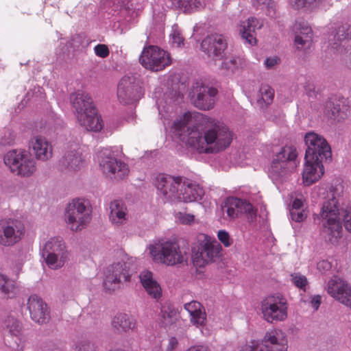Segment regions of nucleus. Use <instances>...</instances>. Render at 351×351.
Masks as SVG:
<instances>
[{
	"label": "nucleus",
	"mask_w": 351,
	"mask_h": 351,
	"mask_svg": "<svg viewBox=\"0 0 351 351\" xmlns=\"http://www.w3.org/2000/svg\"><path fill=\"white\" fill-rule=\"evenodd\" d=\"M351 26L348 24H344L339 26L336 30L334 38L335 40L342 43L350 38Z\"/></svg>",
	"instance_id": "obj_42"
},
{
	"label": "nucleus",
	"mask_w": 351,
	"mask_h": 351,
	"mask_svg": "<svg viewBox=\"0 0 351 351\" xmlns=\"http://www.w3.org/2000/svg\"><path fill=\"white\" fill-rule=\"evenodd\" d=\"M221 246L204 234L198 238V244L192 248V260L195 267H202L216 261L221 254Z\"/></svg>",
	"instance_id": "obj_6"
},
{
	"label": "nucleus",
	"mask_w": 351,
	"mask_h": 351,
	"mask_svg": "<svg viewBox=\"0 0 351 351\" xmlns=\"http://www.w3.org/2000/svg\"><path fill=\"white\" fill-rule=\"evenodd\" d=\"M143 95L139 81L134 76H124L117 88V97L123 105L134 104Z\"/></svg>",
	"instance_id": "obj_14"
},
{
	"label": "nucleus",
	"mask_w": 351,
	"mask_h": 351,
	"mask_svg": "<svg viewBox=\"0 0 351 351\" xmlns=\"http://www.w3.org/2000/svg\"><path fill=\"white\" fill-rule=\"evenodd\" d=\"M109 219L116 226H121L127 221V208L121 199H114L109 204Z\"/></svg>",
	"instance_id": "obj_26"
},
{
	"label": "nucleus",
	"mask_w": 351,
	"mask_h": 351,
	"mask_svg": "<svg viewBox=\"0 0 351 351\" xmlns=\"http://www.w3.org/2000/svg\"><path fill=\"white\" fill-rule=\"evenodd\" d=\"M132 263L123 259L113 262L104 271L103 287L106 292L112 293L122 289L131 280Z\"/></svg>",
	"instance_id": "obj_3"
},
{
	"label": "nucleus",
	"mask_w": 351,
	"mask_h": 351,
	"mask_svg": "<svg viewBox=\"0 0 351 351\" xmlns=\"http://www.w3.org/2000/svg\"><path fill=\"white\" fill-rule=\"evenodd\" d=\"M347 110L348 107L339 101L330 100L326 103L324 114L329 119L341 121L347 117Z\"/></svg>",
	"instance_id": "obj_30"
},
{
	"label": "nucleus",
	"mask_w": 351,
	"mask_h": 351,
	"mask_svg": "<svg viewBox=\"0 0 351 351\" xmlns=\"http://www.w3.org/2000/svg\"><path fill=\"white\" fill-rule=\"evenodd\" d=\"M242 65V60L239 58L224 60L221 65V69L226 73H234Z\"/></svg>",
	"instance_id": "obj_41"
},
{
	"label": "nucleus",
	"mask_w": 351,
	"mask_h": 351,
	"mask_svg": "<svg viewBox=\"0 0 351 351\" xmlns=\"http://www.w3.org/2000/svg\"><path fill=\"white\" fill-rule=\"evenodd\" d=\"M191 315V321L197 326H203L205 324L206 315L204 311H202V308L195 312L194 314L192 313Z\"/></svg>",
	"instance_id": "obj_44"
},
{
	"label": "nucleus",
	"mask_w": 351,
	"mask_h": 351,
	"mask_svg": "<svg viewBox=\"0 0 351 351\" xmlns=\"http://www.w3.org/2000/svg\"><path fill=\"white\" fill-rule=\"evenodd\" d=\"M84 164L80 149H73L67 152L61 160V165L68 171H75L81 169Z\"/></svg>",
	"instance_id": "obj_27"
},
{
	"label": "nucleus",
	"mask_w": 351,
	"mask_h": 351,
	"mask_svg": "<svg viewBox=\"0 0 351 351\" xmlns=\"http://www.w3.org/2000/svg\"><path fill=\"white\" fill-rule=\"evenodd\" d=\"M87 343H78L76 346L75 351H87Z\"/></svg>",
	"instance_id": "obj_62"
},
{
	"label": "nucleus",
	"mask_w": 351,
	"mask_h": 351,
	"mask_svg": "<svg viewBox=\"0 0 351 351\" xmlns=\"http://www.w3.org/2000/svg\"><path fill=\"white\" fill-rule=\"evenodd\" d=\"M182 178L161 177L158 179L156 187L165 201L178 202L180 199V189Z\"/></svg>",
	"instance_id": "obj_18"
},
{
	"label": "nucleus",
	"mask_w": 351,
	"mask_h": 351,
	"mask_svg": "<svg viewBox=\"0 0 351 351\" xmlns=\"http://www.w3.org/2000/svg\"><path fill=\"white\" fill-rule=\"evenodd\" d=\"M232 202L236 204L237 212L239 217L242 215H246L247 220L250 222L254 221L256 217V210L254 209L253 205L245 199H239L232 197Z\"/></svg>",
	"instance_id": "obj_32"
},
{
	"label": "nucleus",
	"mask_w": 351,
	"mask_h": 351,
	"mask_svg": "<svg viewBox=\"0 0 351 351\" xmlns=\"http://www.w3.org/2000/svg\"><path fill=\"white\" fill-rule=\"evenodd\" d=\"M0 291L3 296L13 298L18 293V287L14 280L0 274Z\"/></svg>",
	"instance_id": "obj_36"
},
{
	"label": "nucleus",
	"mask_w": 351,
	"mask_h": 351,
	"mask_svg": "<svg viewBox=\"0 0 351 351\" xmlns=\"http://www.w3.org/2000/svg\"><path fill=\"white\" fill-rule=\"evenodd\" d=\"M149 249L154 261L171 266L183 263L187 254L176 241H158L150 245Z\"/></svg>",
	"instance_id": "obj_4"
},
{
	"label": "nucleus",
	"mask_w": 351,
	"mask_h": 351,
	"mask_svg": "<svg viewBox=\"0 0 351 351\" xmlns=\"http://www.w3.org/2000/svg\"><path fill=\"white\" fill-rule=\"evenodd\" d=\"M41 254L47 265L52 269L62 267L69 257L65 243L58 237L49 239L44 245Z\"/></svg>",
	"instance_id": "obj_10"
},
{
	"label": "nucleus",
	"mask_w": 351,
	"mask_h": 351,
	"mask_svg": "<svg viewBox=\"0 0 351 351\" xmlns=\"http://www.w3.org/2000/svg\"><path fill=\"white\" fill-rule=\"evenodd\" d=\"M179 195H180V199H178V202H191L202 199L204 191L197 184L181 180Z\"/></svg>",
	"instance_id": "obj_24"
},
{
	"label": "nucleus",
	"mask_w": 351,
	"mask_h": 351,
	"mask_svg": "<svg viewBox=\"0 0 351 351\" xmlns=\"http://www.w3.org/2000/svg\"><path fill=\"white\" fill-rule=\"evenodd\" d=\"M341 60L344 66L351 70V49L349 53L347 51L343 55Z\"/></svg>",
	"instance_id": "obj_54"
},
{
	"label": "nucleus",
	"mask_w": 351,
	"mask_h": 351,
	"mask_svg": "<svg viewBox=\"0 0 351 351\" xmlns=\"http://www.w3.org/2000/svg\"><path fill=\"white\" fill-rule=\"evenodd\" d=\"M331 268V264L328 261H321L317 263V269L322 272L328 271Z\"/></svg>",
	"instance_id": "obj_55"
},
{
	"label": "nucleus",
	"mask_w": 351,
	"mask_h": 351,
	"mask_svg": "<svg viewBox=\"0 0 351 351\" xmlns=\"http://www.w3.org/2000/svg\"><path fill=\"white\" fill-rule=\"evenodd\" d=\"M160 314L161 324L167 327L174 323L177 311L171 304H165L161 307Z\"/></svg>",
	"instance_id": "obj_40"
},
{
	"label": "nucleus",
	"mask_w": 351,
	"mask_h": 351,
	"mask_svg": "<svg viewBox=\"0 0 351 351\" xmlns=\"http://www.w3.org/2000/svg\"><path fill=\"white\" fill-rule=\"evenodd\" d=\"M104 125V121L98 109L93 101H89V131L101 132Z\"/></svg>",
	"instance_id": "obj_35"
},
{
	"label": "nucleus",
	"mask_w": 351,
	"mask_h": 351,
	"mask_svg": "<svg viewBox=\"0 0 351 351\" xmlns=\"http://www.w3.org/2000/svg\"><path fill=\"white\" fill-rule=\"evenodd\" d=\"M139 62L145 69L153 71H161L171 63L169 54L154 45L143 49Z\"/></svg>",
	"instance_id": "obj_11"
},
{
	"label": "nucleus",
	"mask_w": 351,
	"mask_h": 351,
	"mask_svg": "<svg viewBox=\"0 0 351 351\" xmlns=\"http://www.w3.org/2000/svg\"><path fill=\"white\" fill-rule=\"evenodd\" d=\"M217 237L219 240L226 247H229L232 245L233 241L230 238V234L226 230H219L217 234Z\"/></svg>",
	"instance_id": "obj_50"
},
{
	"label": "nucleus",
	"mask_w": 351,
	"mask_h": 351,
	"mask_svg": "<svg viewBox=\"0 0 351 351\" xmlns=\"http://www.w3.org/2000/svg\"><path fill=\"white\" fill-rule=\"evenodd\" d=\"M2 328L6 346L15 351H24L25 339L22 337L21 323L14 317L8 316L4 319Z\"/></svg>",
	"instance_id": "obj_12"
},
{
	"label": "nucleus",
	"mask_w": 351,
	"mask_h": 351,
	"mask_svg": "<svg viewBox=\"0 0 351 351\" xmlns=\"http://www.w3.org/2000/svg\"><path fill=\"white\" fill-rule=\"evenodd\" d=\"M304 142L306 145L305 160L308 162L331 160V148L323 136L310 132L305 134Z\"/></svg>",
	"instance_id": "obj_8"
},
{
	"label": "nucleus",
	"mask_w": 351,
	"mask_h": 351,
	"mask_svg": "<svg viewBox=\"0 0 351 351\" xmlns=\"http://www.w3.org/2000/svg\"><path fill=\"white\" fill-rule=\"evenodd\" d=\"M172 39L173 43H176L178 46H180L181 44H183L184 38L181 36L180 33L178 31H174L172 34Z\"/></svg>",
	"instance_id": "obj_57"
},
{
	"label": "nucleus",
	"mask_w": 351,
	"mask_h": 351,
	"mask_svg": "<svg viewBox=\"0 0 351 351\" xmlns=\"http://www.w3.org/2000/svg\"><path fill=\"white\" fill-rule=\"evenodd\" d=\"M202 308V304L197 301L193 300L184 304V308L189 313V314L197 313V311Z\"/></svg>",
	"instance_id": "obj_51"
},
{
	"label": "nucleus",
	"mask_w": 351,
	"mask_h": 351,
	"mask_svg": "<svg viewBox=\"0 0 351 351\" xmlns=\"http://www.w3.org/2000/svg\"><path fill=\"white\" fill-rule=\"evenodd\" d=\"M234 207L236 204L232 202V197H227L221 204L222 217L225 220L232 221L240 217Z\"/></svg>",
	"instance_id": "obj_38"
},
{
	"label": "nucleus",
	"mask_w": 351,
	"mask_h": 351,
	"mask_svg": "<svg viewBox=\"0 0 351 351\" xmlns=\"http://www.w3.org/2000/svg\"><path fill=\"white\" fill-rule=\"evenodd\" d=\"M264 351H287L288 341L281 330L267 332L260 342Z\"/></svg>",
	"instance_id": "obj_21"
},
{
	"label": "nucleus",
	"mask_w": 351,
	"mask_h": 351,
	"mask_svg": "<svg viewBox=\"0 0 351 351\" xmlns=\"http://www.w3.org/2000/svg\"><path fill=\"white\" fill-rule=\"evenodd\" d=\"M29 149H32L36 159L47 161L53 155V147L46 138L36 135L33 136L29 141Z\"/></svg>",
	"instance_id": "obj_23"
},
{
	"label": "nucleus",
	"mask_w": 351,
	"mask_h": 351,
	"mask_svg": "<svg viewBox=\"0 0 351 351\" xmlns=\"http://www.w3.org/2000/svg\"><path fill=\"white\" fill-rule=\"evenodd\" d=\"M302 206H303L302 201L298 198H295L292 203V206H291V208H290V210L302 209Z\"/></svg>",
	"instance_id": "obj_60"
},
{
	"label": "nucleus",
	"mask_w": 351,
	"mask_h": 351,
	"mask_svg": "<svg viewBox=\"0 0 351 351\" xmlns=\"http://www.w3.org/2000/svg\"><path fill=\"white\" fill-rule=\"evenodd\" d=\"M291 218L295 222L303 221L306 218V213L304 209L290 210Z\"/></svg>",
	"instance_id": "obj_47"
},
{
	"label": "nucleus",
	"mask_w": 351,
	"mask_h": 351,
	"mask_svg": "<svg viewBox=\"0 0 351 351\" xmlns=\"http://www.w3.org/2000/svg\"><path fill=\"white\" fill-rule=\"evenodd\" d=\"M323 0H295V5L297 8H314L318 5Z\"/></svg>",
	"instance_id": "obj_45"
},
{
	"label": "nucleus",
	"mask_w": 351,
	"mask_h": 351,
	"mask_svg": "<svg viewBox=\"0 0 351 351\" xmlns=\"http://www.w3.org/2000/svg\"><path fill=\"white\" fill-rule=\"evenodd\" d=\"M299 26L300 29L298 36H308L312 38L313 32L311 27L305 23H300Z\"/></svg>",
	"instance_id": "obj_53"
},
{
	"label": "nucleus",
	"mask_w": 351,
	"mask_h": 351,
	"mask_svg": "<svg viewBox=\"0 0 351 351\" xmlns=\"http://www.w3.org/2000/svg\"><path fill=\"white\" fill-rule=\"evenodd\" d=\"M298 156L296 149L293 146H284L276 154L274 159L286 162L287 165H296L295 159Z\"/></svg>",
	"instance_id": "obj_37"
},
{
	"label": "nucleus",
	"mask_w": 351,
	"mask_h": 351,
	"mask_svg": "<svg viewBox=\"0 0 351 351\" xmlns=\"http://www.w3.org/2000/svg\"><path fill=\"white\" fill-rule=\"evenodd\" d=\"M341 217L343 219L346 230L351 232V206L340 212L338 201L334 193L330 192L327 195V199L323 202L320 213L314 215V220L322 219L323 232L328 241L332 244L337 243L341 237Z\"/></svg>",
	"instance_id": "obj_2"
},
{
	"label": "nucleus",
	"mask_w": 351,
	"mask_h": 351,
	"mask_svg": "<svg viewBox=\"0 0 351 351\" xmlns=\"http://www.w3.org/2000/svg\"><path fill=\"white\" fill-rule=\"evenodd\" d=\"M111 324L117 332L121 333L133 330L136 326V322L130 315L119 313L114 316Z\"/></svg>",
	"instance_id": "obj_31"
},
{
	"label": "nucleus",
	"mask_w": 351,
	"mask_h": 351,
	"mask_svg": "<svg viewBox=\"0 0 351 351\" xmlns=\"http://www.w3.org/2000/svg\"><path fill=\"white\" fill-rule=\"evenodd\" d=\"M180 223L183 224H190L194 221V215L180 212L177 216Z\"/></svg>",
	"instance_id": "obj_52"
},
{
	"label": "nucleus",
	"mask_w": 351,
	"mask_h": 351,
	"mask_svg": "<svg viewBox=\"0 0 351 351\" xmlns=\"http://www.w3.org/2000/svg\"><path fill=\"white\" fill-rule=\"evenodd\" d=\"M24 233L25 227L21 221H3L0 223V243L4 246H12L21 240Z\"/></svg>",
	"instance_id": "obj_16"
},
{
	"label": "nucleus",
	"mask_w": 351,
	"mask_h": 351,
	"mask_svg": "<svg viewBox=\"0 0 351 351\" xmlns=\"http://www.w3.org/2000/svg\"><path fill=\"white\" fill-rule=\"evenodd\" d=\"M186 351H208L206 348L202 346H194L189 348Z\"/></svg>",
	"instance_id": "obj_63"
},
{
	"label": "nucleus",
	"mask_w": 351,
	"mask_h": 351,
	"mask_svg": "<svg viewBox=\"0 0 351 351\" xmlns=\"http://www.w3.org/2000/svg\"><path fill=\"white\" fill-rule=\"evenodd\" d=\"M312 306L315 308V310H317L321 304V296L317 295H315L311 301Z\"/></svg>",
	"instance_id": "obj_59"
},
{
	"label": "nucleus",
	"mask_w": 351,
	"mask_h": 351,
	"mask_svg": "<svg viewBox=\"0 0 351 351\" xmlns=\"http://www.w3.org/2000/svg\"><path fill=\"white\" fill-rule=\"evenodd\" d=\"M263 319L268 323L276 324L287 317V302L281 294L270 295L261 303Z\"/></svg>",
	"instance_id": "obj_9"
},
{
	"label": "nucleus",
	"mask_w": 351,
	"mask_h": 351,
	"mask_svg": "<svg viewBox=\"0 0 351 351\" xmlns=\"http://www.w3.org/2000/svg\"><path fill=\"white\" fill-rule=\"evenodd\" d=\"M240 351H264L259 341H252L241 346Z\"/></svg>",
	"instance_id": "obj_48"
},
{
	"label": "nucleus",
	"mask_w": 351,
	"mask_h": 351,
	"mask_svg": "<svg viewBox=\"0 0 351 351\" xmlns=\"http://www.w3.org/2000/svg\"><path fill=\"white\" fill-rule=\"evenodd\" d=\"M291 280L293 283L301 289H304L307 285L306 278L300 274L295 273L291 274Z\"/></svg>",
	"instance_id": "obj_46"
},
{
	"label": "nucleus",
	"mask_w": 351,
	"mask_h": 351,
	"mask_svg": "<svg viewBox=\"0 0 351 351\" xmlns=\"http://www.w3.org/2000/svg\"><path fill=\"white\" fill-rule=\"evenodd\" d=\"M4 162L16 175L29 177L36 171V163L32 155L25 149H12L4 156Z\"/></svg>",
	"instance_id": "obj_7"
},
{
	"label": "nucleus",
	"mask_w": 351,
	"mask_h": 351,
	"mask_svg": "<svg viewBox=\"0 0 351 351\" xmlns=\"http://www.w3.org/2000/svg\"><path fill=\"white\" fill-rule=\"evenodd\" d=\"M94 51L97 56L102 58L108 57L110 53L108 47L104 44L97 45L94 48Z\"/></svg>",
	"instance_id": "obj_49"
},
{
	"label": "nucleus",
	"mask_w": 351,
	"mask_h": 351,
	"mask_svg": "<svg viewBox=\"0 0 351 351\" xmlns=\"http://www.w3.org/2000/svg\"><path fill=\"white\" fill-rule=\"evenodd\" d=\"M172 5L184 13L190 14L203 9L205 3L200 0H171Z\"/></svg>",
	"instance_id": "obj_34"
},
{
	"label": "nucleus",
	"mask_w": 351,
	"mask_h": 351,
	"mask_svg": "<svg viewBox=\"0 0 351 351\" xmlns=\"http://www.w3.org/2000/svg\"><path fill=\"white\" fill-rule=\"evenodd\" d=\"M139 278L143 287L148 295L156 300L161 297V287L158 282L154 280L153 274L151 271L147 270L143 271L141 272Z\"/></svg>",
	"instance_id": "obj_28"
},
{
	"label": "nucleus",
	"mask_w": 351,
	"mask_h": 351,
	"mask_svg": "<svg viewBox=\"0 0 351 351\" xmlns=\"http://www.w3.org/2000/svg\"><path fill=\"white\" fill-rule=\"evenodd\" d=\"M257 24V19L251 18L243 22L240 25L239 33L241 38L250 45L256 43V39L254 37V33Z\"/></svg>",
	"instance_id": "obj_33"
},
{
	"label": "nucleus",
	"mask_w": 351,
	"mask_h": 351,
	"mask_svg": "<svg viewBox=\"0 0 351 351\" xmlns=\"http://www.w3.org/2000/svg\"><path fill=\"white\" fill-rule=\"evenodd\" d=\"M279 58L277 57L267 58L265 61V66L267 69H272L278 64Z\"/></svg>",
	"instance_id": "obj_56"
},
{
	"label": "nucleus",
	"mask_w": 351,
	"mask_h": 351,
	"mask_svg": "<svg viewBox=\"0 0 351 351\" xmlns=\"http://www.w3.org/2000/svg\"><path fill=\"white\" fill-rule=\"evenodd\" d=\"M178 339L172 337L169 339L168 344L166 348L167 351H173L174 349H176L178 346Z\"/></svg>",
	"instance_id": "obj_58"
},
{
	"label": "nucleus",
	"mask_w": 351,
	"mask_h": 351,
	"mask_svg": "<svg viewBox=\"0 0 351 351\" xmlns=\"http://www.w3.org/2000/svg\"><path fill=\"white\" fill-rule=\"evenodd\" d=\"M218 91L215 88L209 87L202 82L193 84L192 91L189 93L192 104L202 110L212 109L215 104V97Z\"/></svg>",
	"instance_id": "obj_13"
},
{
	"label": "nucleus",
	"mask_w": 351,
	"mask_h": 351,
	"mask_svg": "<svg viewBox=\"0 0 351 351\" xmlns=\"http://www.w3.org/2000/svg\"><path fill=\"white\" fill-rule=\"evenodd\" d=\"M295 167L296 165H287L286 162L274 159L269 169V176L274 182H282Z\"/></svg>",
	"instance_id": "obj_29"
},
{
	"label": "nucleus",
	"mask_w": 351,
	"mask_h": 351,
	"mask_svg": "<svg viewBox=\"0 0 351 351\" xmlns=\"http://www.w3.org/2000/svg\"><path fill=\"white\" fill-rule=\"evenodd\" d=\"M27 308L31 319L39 324L47 322L50 318L47 304L37 295H32L27 300Z\"/></svg>",
	"instance_id": "obj_20"
},
{
	"label": "nucleus",
	"mask_w": 351,
	"mask_h": 351,
	"mask_svg": "<svg viewBox=\"0 0 351 351\" xmlns=\"http://www.w3.org/2000/svg\"><path fill=\"white\" fill-rule=\"evenodd\" d=\"M84 199H75L66 208V219L73 231L81 230L86 228V214Z\"/></svg>",
	"instance_id": "obj_15"
},
{
	"label": "nucleus",
	"mask_w": 351,
	"mask_h": 351,
	"mask_svg": "<svg viewBox=\"0 0 351 351\" xmlns=\"http://www.w3.org/2000/svg\"><path fill=\"white\" fill-rule=\"evenodd\" d=\"M327 291L336 300L351 308V287L346 281L334 276L328 283Z\"/></svg>",
	"instance_id": "obj_19"
},
{
	"label": "nucleus",
	"mask_w": 351,
	"mask_h": 351,
	"mask_svg": "<svg viewBox=\"0 0 351 351\" xmlns=\"http://www.w3.org/2000/svg\"><path fill=\"white\" fill-rule=\"evenodd\" d=\"M274 96V89L267 84H262L259 88L257 103L261 107L268 106L272 103Z\"/></svg>",
	"instance_id": "obj_39"
},
{
	"label": "nucleus",
	"mask_w": 351,
	"mask_h": 351,
	"mask_svg": "<svg viewBox=\"0 0 351 351\" xmlns=\"http://www.w3.org/2000/svg\"><path fill=\"white\" fill-rule=\"evenodd\" d=\"M207 119L202 113L185 112L175 123L183 141L199 153L213 154L226 149L232 141L229 129L223 123L212 121L204 132L202 124Z\"/></svg>",
	"instance_id": "obj_1"
},
{
	"label": "nucleus",
	"mask_w": 351,
	"mask_h": 351,
	"mask_svg": "<svg viewBox=\"0 0 351 351\" xmlns=\"http://www.w3.org/2000/svg\"><path fill=\"white\" fill-rule=\"evenodd\" d=\"M71 102L79 123L88 130V95L78 90L71 95Z\"/></svg>",
	"instance_id": "obj_22"
},
{
	"label": "nucleus",
	"mask_w": 351,
	"mask_h": 351,
	"mask_svg": "<svg viewBox=\"0 0 351 351\" xmlns=\"http://www.w3.org/2000/svg\"><path fill=\"white\" fill-rule=\"evenodd\" d=\"M97 158L100 170L111 181L118 182L128 176V165L117 159L110 150H101L97 154Z\"/></svg>",
	"instance_id": "obj_5"
},
{
	"label": "nucleus",
	"mask_w": 351,
	"mask_h": 351,
	"mask_svg": "<svg viewBox=\"0 0 351 351\" xmlns=\"http://www.w3.org/2000/svg\"><path fill=\"white\" fill-rule=\"evenodd\" d=\"M227 47L226 39L219 34L208 35L201 43L202 50L214 60H221L223 58Z\"/></svg>",
	"instance_id": "obj_17"
},
{
	"label": "nucleus",
	"mask_w": 351,
	"mask_h": 351,
	"mask_svg": "<svg viewBox=\"0 0 351 351\" xmlns=\"http://www.w3.org/2000/svg\"><path fill=\"white\" fill-rule=\"evenodd\" d=\"M133 4L130 2L127 1L126 3L123 4V5L121 8V12H127L129 15H130L132 13H130L131 10H133Z\"/></svg>",
	"instance_id": "obj_61"
},
{
	"label": "nucleus",
	"mask_w": 351,
	"mask_h": 351,
	"mask_svg": "<svg viewBox=\"0 0 351 351\" xmlns=\"http://www.w3.org/2000/svg\"><path fill=\"white\" fill-rule=\"evenodd\" d=\"M313 89H314V88H311L310 85H308V86H306V91H308V92H307V93H308V95L309 96H311V92L313 90Z\"/></svg>",
	"instance_id": "obj_64"
},
{
	"label": "nucleus",
	"mask_w": 351,
	"mask_h": 351,
	"mask_svg": "<svg viewBox=\"0 0 351 351\" xmlns=\"http://www.w3.org/2000/svg\"><path fill=\"white\" fill-rule=\"evenodd\" d=\"M322 161L308 162L305 160V166L302 173L303 183L310 186L317 182L324 174V166Z\"/></svg>",
	"instance_id": "obj_25"
},
{
	"label": "nucleus",
	"mask_w": 351,
	"mask_h": 351,
	"mask_svg": "<svg viewBox=\"0 0 351 351\" xmlns=\"http://www.w3.org/2000/svg\"><path fill=\"white\" fill-rule=\"evenodd\" d=\"M312 41L311 37L296 35L294 42L298 49L306 50L311 47Z\"/></svg>",
	"instance_id": "obj_43"
}]
</instances>
